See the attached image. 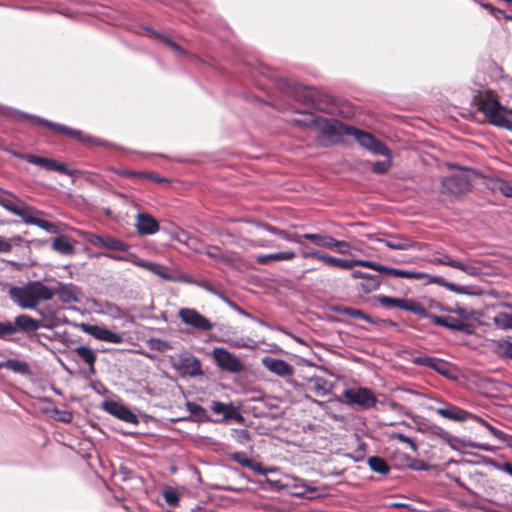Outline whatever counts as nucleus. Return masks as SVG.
Masks as SVG:
<instances>
[{
  "instance_id": "c9c22d12",
  "label": "nucleus",
  "mask_w": 512,
  "mask_h": 512,
  "mask_svg": "<svg viewBox=\"0 0 512 512\" xmlns=\"http://www.w3.org/2000/svg\"><path fill=\"white\" fill-rule=\"evenodd\" d=\"M144 29L148 32L150 37L159 39L162 43L171 48L175 53L179 55L187 54V52L183 48H181L176 42H174L166 35L159 33L150 27H145Z\"/></svg>"
},
{
  "instance_id": "cd10ccee",
  "label": "nucleus",
  "mask_w": 512,
  "mask_h": 512,
  "mask_svg": "<svg viewBox=\"0 0 512 512\" xmlns=\"http://www.w3.org/2000/svg\"><path fill=\"white\" fill-rule=\"evenodd\" d=\"M29 283L34 301H37V304L39 303L40 300L48 301L53 298L55 291H52L48 286L44 285L41 281H32Z\"/></svg>"
},
{
  "instance_id": "c756f323",
  "label": "nucleus",
  "mask_w": 512,
  "mask_h": 512,
  "mask_svg": "<svg viewBox=\"0 0 512 512\" xmlns=\"http://www.w3.org/2000/svg\"><path fill=\"white\" fill-rule=\"evenodd\" d=\"M296 257V253L291 250L281 251L271 254H262L256 257V262L261 265H266L272 261H290Z\"/></svg>"
},
{
  "instance_id": "a19ab883",
  "label": "nucleus",
  "mask_w": 512,
  "mask_h": 512,
  "mask_svg": "<svg viewBox=\"0 0 512 512\" xmlns=\"http://www.w3.org/2000/svg\"><path fill=\"white\" fill-rule=\"evenodd\" d=\"M370 469L376 473L386 475L390 471L388 463L379 456H371L368 459Z\"/></svg>"
},
{
  "instance_id": "f03ea898",
  "label": "nucleus",
  "mask_w": 512,
  "mask_h": 512,
  "mask_svg": "<svg viewBox=\"0 0 512 512\" xmlns=\"http://www.w3.org/2000/svg\"><path fill=\"white\" fill-rule=\"evenodd\" d=\"M337 131L332 140V144L343 142V136H352L357 143L367 151L375 155H381L385 158H391L392 152L387 145L378 140L372 133L358 129L354 126L338 122Z\"/></svg>"
},
{
  "instance_id": "0eeeda50",
  "label": "nucleus",
  "mask_w": 512,
  "mask_h": 512,
  "mask_svg": "<svg viewBox=\"0 0 512 512\" xmlns=\"http://www.w3.org/2000/svg\"><path fill=\"white\" fill-rule=\"evenodd\" d=\"M212 356L216 365L223 371L236 374L242 372L245 368L243 362L225 348H214Z\"/></svg>"
},
{
  "instance_id": "5fc2aeb1",
  "label": "nucleus",
  "mask_w": 512,
  "mask_h": 512,
  "mask_svg": "<svg viewBox=\"0 0 512 512\" xmlns=\"http://www.w3.org/2000/svg\"><path fill=\"white\" fill-rule=\"evenodd\" d=\"M391 165H392V157L386 158V160H384V161L374 162L372 164L371 170L375 174H383L386 171H388V169L391 167Z\"/></svg>"
},
{
  "instance_id": "4468645a",
  "label": "nucleus",
  "mask_w": 512,
  "mask_h": 512,
  "mask_svg": "<svg viewBox=\"0 0 512 512\" xmlns=\"http://www.w3.org/2000/svg\"><path fill=\"white\" fill-rule=\"evenodd\" d=\"M211 411L222 417L219 419H212L214 423H221L224 421L234 420L239 424H242L245 420L239 409L233 405V403H223L221 401H212Z\"/></svg>"
},
{
  "instance_id": "0e129e2a",
  "label": "nucleus",
  "mask_w": 512,
  "mask_h": 512,
  "mask_svg": "<svg viewBox=\"0 0 512 512\" xmlns=\"http://www.w3.org/2000/svg\"><path fill=\"white\" fill-rule=\"evenodd\" d=\"M301 246V256L306 259H316L319 260L321 253L317 250L310 249L305 243Z\"/></svg>"
},
{
  "instance_id": "e433bc0d",
  "label": "nucleus",
  "mask_w": 512,
  "mask_h": 512,
  "mask_svg": "<svg viewBox=\"0 0 512 512\" xmlns=\"http://www.w3.org/2000/svg\"><path fill=\"white\" fill-rule=\"evenodd\" d=\"M186 409L191 413L197 422H212V418L208 415L206 409L195 402H186Z\"/></svg>"
},
{
  "instance_id": "b1692460",
  "label": "nucleus",
  "mask_w": 512,
  "mask_h": 512,
  "mask_svg": "<svg viewBox=\"0 0 512 512\" xmlns=\"http://www.w3.org/2000/svg\"><path fill=\"white\" fill-rule=\"evenodd\" d=\"M353 278H360L359 288L364 293H370L379 288L381 284V279L378 275L363 273L361 271H354L352 273Z\"/></svg>"
},
{
  "instance_id": "69168bd1",
  "label": "nucleus",
  "mask_w": 512,
  "mask_h": 512,
  "mask_svg": "<svg viewBox=\"0 0 512 512\" xmlns=\"http://www.w3.org/2000/svg\"><path fill=\"white\" fill-rule=\"evenodd\" d=\"M223 300L233 309L235 310L238 314L246 317V318H249V319H252L253 318V315L249 312H247L246 310L242 309L238 304H236L235 302L231 301L230 299L226 298V297H222Z\"/></svg>"
},
{
  "instance_id": "3c124183",
  "label": "nucleus",
  "mask_w": 512,
  "mask_h": 512,
  "mask_svg": "<svg viewBox=\"0 0 512 512\" xmlns=\"http://www.w3.org/2000/svg\"><path fill=\"white\" fill-rule=\"evenodd\" d=\"M230 346L236 349L248 348V349H256L258 347L257 341L253 340L250 337H242L236 340L230 341Z\"/></svg>"
},
{
  "instance_id": "338daca9",
  "label": "nucleus",
  "mask_w": 512,
  "mask_h": 512,
  "mask_svg": "<svg viewBox=\"0 0 512 512\" xmlns=\"http://www.w3.org/2000/svg\"><path fill=\"white\" fill-rule=\"evenodd\" d=\"M257 226L273 235H277L279 236V233H281V230L282 229H279L271 224H268V223H264V222H259L257 223Z\"/></svg>"
},
{
  "instance_id": "1a4fd4ad",
  "label": "nucleus",
  "mask_w": 512,
  "mask_h": 512,
  "mask_svg": "<svg viewBox=\"0 0 512 512\" xmlns=\"http://www.w3.org/2000/svg\"><path fill=\"white\" fill-rule=\"evenodd\" d=\"M83 238L94 247H103L112 251L127 252L130 245L110 235H98L92 232H84Z\"/></svg>"
},
{
  "instance_id": "ea45409f",
  "label": "nucleus",
  "mask_w": 512,
  "mask_h": 512,
  "mask_svg": "<svg viewBox=\"0 0 512 512\" xmlns=\"http://www.w3.org/2000/svg\"><path fill=\"white\" fill-rule=\"evenodd\" d=\"M145 269L159 276L161 279L174 280V277L170 274L168 267L162 264L148 261Z\"/></svg>"
},
{
  "instance_id": "bb28decb",
  "label": "nucleus",
  "mask_w": 512,
  "mask_h": 512,
  "mask_svg": "<svg viewBox=\"0 0 512 512\" xmlns=\"http://www.w3.org/2000/svg\"><path fill=\"white\" fill-rule=\"evenodd\" d=\"M18 204L23 202L12 192L0 187V206L10 213H19Z\"/></svg>"
},
{
  "instance_id": "9d476101",
  "label": "nucleus",
  "mask_w": 512,
  "mask_h": 512,
  "mask_svg": "<svg viewBox=\"0 0 512 512\" xmlns=\"http://www.w3.org/2000/svg\"><path fill=\"white\" fill-rule=\"evenodd\" d=\"M178 315L185 325L198 331L207 332L214 328V323L194 308H181Z\"/></svg>"
},
{
  "instance_id": "a878e982",
  "label": "nucleus",
  "mask_w": 512,
  "mask_h": 512,
  "mask_svg": "<svg viewBox=\"0 0 512 512\" xmlns=\"http://www.w3.org/2000/svg\"><path fill=\"white\" fill-rule=\"evenodd\" d=\"M54 295H57L63 303H74L79 301L78 291L74 284L59 283L55 289Z\"/></svg>"
},
{
  "instance_id": "bf43d9fd",
  "label": "nucleus",
  "mask_w": 512,
  "mask_h": 512,
  "mask_svg": "<svg viewBox=\"0 0 512 512\" xmlns=\"http://www.w3.org/2000/svg\"><path fill=\"white\" fill-rule=\"evenodd\" d=\"M15 334V328L10 321L0 322V339H8L11 335Z\"/></svg>"
},
{
  "instance_id": "ddd939ff",
  "label": "nucleus",
  "mask_w": 512,
  "mask_h": 512,
  "mask_svg": "<svg viewBox=\"0 0 512 512\" xmlns=\"http://www.w3.org/2000/svg\"><path fill=\"white\" fill-rule=\"evenodd\" d=\"M102 409L110 415L129 424L137 425L139 423L138 416L126 405L114 401L106 400L102 403Z\"/></svg>"
},
{
  "instance_id": "dca6fc26",
  "label": "nucleus",
  "mask_w": 512,
  "mask_h": 512,
  "mask_svg": "<svg viewBox=\"0 0 512 512\" xmlns=\"http://www.w3.org/2000/svg\"><path fill=\"white\" fill-rule=\"evenodd\" d=\"M470 186L469 177L464 174L450 175L445 177L442 181V191L454 196L467 192Z\"/></svg>"
},
{
  "instance_id": "e2e57ef3",
  "label": "nucleus",
  "mask_w": 512,
  "mask_h": 512,
  "mask_svg": "<svg viewBox=\"0 0 512 512\" xmlns=\"http://www.w3.org/2000/svg\"><path fill=\"white\" fill-rule=\"evenodd\" d=\"M332 249H336V251L340 254H347L351 249V245L347 241L337 240L333 237L330 250Z\"/></svg>"
},
{
  "instance_id": "603ef678",
  "label": "nucleus",
  "mask_w": 512,
  "mask_h": 512,
  "mask_svg": "<svg viewBox=\"0 0 512 512\" xmlns=\"http://www.w3.org/2000/svg\"><path fill=\"white\" fill-rule=\"evenodd\" d=\"M21 236H15L13 238H5L3 236H0V252L1 253H8L12 250L13 244H19L22 242Z\"/></svg>"
},
{
  "instance_id": "49530a36",
  "label": "nucleus",
  "mask_w": 512,
  "mask_h": 512,
  "mask_svg": "<svg viewBox=\"0 0 512 512\" xmlns=\"http://www.w3.org/2000/svg\"><path fill=\"white\" fill-rule=\"evenodd\" d=\"M455 264V269L461 270L469 276H478L481 274V268L472 261L464 263L457 260Z\"/></svg>"
},
{
  "instance_id": "2f4dec72",
  "label": "nucleus",
  "mask_w": 512,
  "mask_h": 512,
  "mask_svg": "<svg viewBox=\"0 0 512 512\" xmlns=\"http://www.w3.org/2000/svg\"><path fill=\"white\" fill-rule=\"evenodd\" d=\"M52 249L61 255L70 256L75 253L73 243L67 236L60 235L53 239Z\"/></svg>"
},
{
  "instance_id": "680f3d73",
  "label": "nucleus",
  "mask_w": 512,
  "mask_h": 512,
  "mask_svg": "<svg viewBox=\"0 0 512 512\" xmlns=\"http://www.w3.org/2000/svg\"><path fill=\"white\" fill-rule=\"evenodd\" d=\"M279 237L288 242L297 243L298 245H304V237L296 233H289L286 230H281V233H279Z\"/></svg>"
},
{
  "instance_id": "aec40b11",
  "label": "nucleus",
  "mask_w": 512,
  "mask_h": 512,
  "mask_svg": "<svg viewBox=\"0 0 512 512\" xmlns=\"http://www.w3.org/2000/svg\"><path fill=\"white\" fill-rule=\"evenodd\" d=\"M177 369L183 375L191 377L203 374L201 361L192 354H186L180 357Z\"/></svg>"
},
{
  "instance_id": "6e6552de",
  "label": "nucleus",
  "mask_w": 512,
  "mask_h": 512,
  "mask_svg": "<svg viewBox=\"0 0 512 512\" xmlns=\"http://www.w3.org/2000/svg\"><path fill=\"white\" fill-rule=\"evenodd\" d=\"M376 299L378 303L386 309L399 308L411 312L417 316L426 315V308L413 300H408L405 298H394L386 295H379Z\"/></svg>"
},
{
  "instance_id": "39448f33",
  "label": "nucleus",
  "mask_w": 512,
  "mask_h": 512,
  "mask_svg": "<svg viewBox=\"0 0 512 512\" xmlns=\"http://www.w3.org/2000/svg\"><path fill=\"white\" fill-rule=\"evenodd\" d=\"M435 412L440 415L441 417L454 421V422H466L469 420H474L481 425L488 428L490 431L494 432L496 429L491 426L487 421H485L483 418L474 415L468 411H465L453 404L445 403L443 407H439L435 409Z\"/></svg>"
},
{
  "instance_id": "f257e3e1",
  "label": "nucleus",
  "mask_w": 512,
  "mask_h": 512,
  "mask_svg": "<svg viewBox=\"0 0 512 512\" xmlns=\"http://www.w3.org/2000/svg\"><path fill=\"white\" fill-rule=\"evenodd\" d=\"M0 115L5 116L7 118H10L12 120L21 121L23 119H27L31 122L34 126H45L49 129H51L53 132L57 134L66 135L72 138L79 139L81 141L91 142L94 145L97 146H111V144H108L107 142H104L103 140L99 138H93V137H83L81 130L73 129L68 126H65L63 124H58L52 121H49L45 118L28 114L7 106L0 105Z\"/></svg>"
},
{
  "instance_id": "a18cd8bd",
  "label": "nucleus",
  "mask_w": 512,
  "mask_h": 512,
  "mask_svg": "<svg viewBox=\"0 0 512 512\" xmlns=\"http://www.w3.org/2000/svg\"><path fill=\"white\" fill-rule=\"evenodd\" d=\"M491 189L500 192L505 197H512V185L510 182L503 179H495L491 183Z\"/></svg>"
},
{
  "instance_id": "58836bf2",
  "label": "nucleus",
  "mask_w": 512,
  "mask_h": 512,
  "mask_svg": "<svg viewBox=\"0 0 512 512\" xmlns=\"http://www.w3.org/2000/svg\"><path fill=\"white\" fill-rule=\"evenodd\" d=\"M302 237H304L305 240L312 242L314 245L318 247L331 249L333 237L330 235L319 233H305L302 235Z\"/></svg>"
},
{
  "instance_id": "6e6d98bb",
  "label": "nucleus",
  "mask_w": 512,
  "mask_h": 512,
  "mask_svg": "<svg viewBox=\"0 0 512 512\" xmlns=\"http://www.w3.org/2000/svg\"><path fill=\"white\" fill-rule=\"evenodd\" d=\"M185 282L187 283H190V284H194L212 294H215V295H220L216 289L213 287V285L211 283H209L208 281L206 280H195V279H191V278H188V279H185L184 280Z\"/></svg>"
},
{
  "instance_id": "13d9d810",
  "label": "nucleus",
  "mask_w": 512,
  "mask_h": 512,
  "mask_svg": "<svg viewBox=\"0 0 512 512\" xmlns=\"http://www.w3.org/2000/svg\"><path fill=\"white\" fill-rule=\"evenodd\" d=\"M230 459L234 462L238 463L243 467H248L251 465V459L247 457L245 452H234L229 455Z\"/></svg>"
},
{
  "instance_id": "8fccbe9b",
  "label": "nucleus",
  "mask_w": 512,
  "mask_h": 512,
  "mask_svg": "<svg viewBox=\"0 0 512 512\" xmlns=\"http://www.w3.org/2000/svg\"><path fill=\"white\" fill-rule=\"evenodd\" d=\"M493 320L495 325L499 328L505 330L512 329V313L499 312L494 316Z\"/></svg>"
},
{
  "instance_id": "9b49d317",
  "label": "nucleus",
  "mask_w": 512,
  "mask_h": 512,
  "mask_svg": "<svg viewBox=\"0 0 512 512\" xmlns=\"http://www.w3.org/2000/svg\"><path fill=\"white\" fill-rule=\"evenodd\" d=\"M78 328L82 332L94 337L99 341H104L112 344H121L124 341L123 334L113 332L103 326L88 323H80L78 324Z\"/></svg>"
},
{
  "instance_id": "393cba45",
  "label": "nucleus",
  "mask_w": 512,
  "mask_h": 512,
  "mask_svg": "<svg viewBox=\"0 0 512 512\" xmlns=\"http://www.w3.org/2000/svg\"><path fill=\"white\" fill-rule=\"evenodd\" d=\"M12 323L13 327L15 328V333H31L38 330L42 326L41 321L36 320L26 314L16 316L14 322Z\"/></svg>"
},
{
  "instance_id": "7ed1b4c3",
  "label": "nucleus",
  "mask_w": 512,
  "mask_h": 512,
  "mask_svg": "<svg viewBox=\"0 0 512 512\" xmlns=\"http://www.w3.org/2000/svg\"><path fill=\"white\" fill-rule=\"evenodd\" d=\"M291 121L297 125L319 131L321 136L330 143H332L335 134L338 133L337 127H339V120L316 116L311 112H296Z\"/></svg>"
},
{
  "instance_id": "052dcab7",
  "label": "nucleus",
  "mask_w": 512,
  "mask_h": 512,
  "mask_svg": "<svg viewBox=\"0 0 512 512\" xmlns=\"http://www.w3.org/2000/svg\"><path fill=\"white\" fill-rule=\"evenodd\" d=\"M163 497L166 503L172 507L177 506L180 500L178 493L172 488L164 490Z\"/></svg>"
},
{
  "instance_id": "79ce46f5",
  "label": "nucleus",
  "mask_w": 512,
  "mask_h": 512,
  "mask_svg": "<svg viewBox=\"0 0 512 512\" xmlns=\"http://www.w3.org/2000/svg\"><path fill=\"white\" fill-rule=\"evenodd\" d=\"M102 314L108 315L112 319H121L124 316V311L120 306L115 303L105 301L101 303V311Z\"/></svg>"
},
{
  "instance_id": "f8f14e48",
  "label": "nucleus",
  "mask_w": 512,
  "mask_h": 512,
  "mask_svg": "<svg viewBox=\"0 0 512 512\" xmlns=\"http://www.w3.org/2000/svg\"><path fill=\"white\" fill-rule=\"evenodd\" d=\"M502 109V105L495 99L484 100L480 106V110L491 124L511 129L510 121L501 113Z\"/></svg>"
},
{
  "instance_id": "c03bdc74",
  "label": "nucleus",
  "mask_w": 512,
  "mask_h": 512,
  "mask_svg": "<svg viewBox=\"0 0 512 512\" xmlns=\"http://www.w3.org/2000/svg\"><path fill=\"white\" fill-rule=\"evenodd\" d=\"M310 390L319 396H325L328 393L327 381L322 377H313L309 379Z\"/></svg>"
},
{
  "instance_id": "4d7b16f0",
  "label": "nucleus",
  "mask_w": 512,
  "mask_h": 512,
  "mask_svg": "<svg viewBox=\"0 0 512 512\" xmlns=\"http://www.w3.org/2000/svg\"><path fill=\"white\" fill-rule=\"evenodd\" d=\"M357 265L371 268L375 271L382 272V273H383V269H384V265L378 264L376 262H372V261H368V260H356V259L352 260V268H354Z\"/></svg>"
},
{
  "instance_id": "c85d7f7f",
  "label": "nucleus",
  "mask_w": 512,
  "mask_h": 512,
  "mask_svg": "<svg viewBox=\"0 0 512 512\" xmlns=\"http://www.w3.org/2000/svg\"><path fill=\"white\" fill-rule=\"evenodd\" d=\"M4 368L23 376L31 374L29 364L26 361L19 359H7L5 361H0V369Z\"/></svg>"
},
{
  "instance_id": "6ab92c4d",
  "label": "nucleus",
  "mask_w": 512,
  "mask_h": 512,
  "mask_svg": "<svg viewBox=\"0 0 512 512\" xmlns=\"http://www.w3.org/2000/svg\"><path fill=\"white\" fill-rule=\"evenodd\" d=\"M421 318L429 319L431 323L442 326L445 328H448L451 331H460V332H466L468 331V324H466L464 321L452 317V316H438L435 314H431L426 309V315L420 316Z\"/></svg>"
},
{
  "instance_id": "de8ad7c7",
  "label": "nucleus",
  "mask_w": 512,
  "mask_h": 512,
  "mask_svg": "<svg viewBox=\"0 0 512 512\" xmlns=\"http://www.w3.org/2000/svg\"><path fill=\"white\" fill-rule=\"evenodd\" d=\"M341 314L350 318H358L364 320L367 323H374V320L370 315L356 308L345 307L341 310Z\"/></svg>"
},
{
  "instance_id": "f704fd0d",
  "label": "nucleus",
  "mask_w": 512,
  "mask_h": 512,
  "mask_svg": "<svg viewBox=\"0 0 512 512\" xmlns=\"http://www.w3.org/2000/svg\"><path fill=\"white\" fill-rule=\"evenodd\" d=\"M100 255L105 256L111 260L119 261V262H129L138 267L144 268L146 267L147 260L139 258L135 253H128L127 255H119L115 253H101Z\"/></svg>"
},
{
  "instance_id": "09e8293b",
  "label": "nucleus",
  "mask_w": 512,
  "mask_h": 512,
  "mask_svg": "<svg viewBox=\"0 0 512 512\" xmlns=\"http://www.w3.org/2000/svg\"><path fill=\"white\" fill-rule=\"evenodd\" d=\"M173 239L177 240L179 243L185 244L196 252H200V249L196 247L198 240L195 237H191L187 232L183 230L175 234Z\"/></svg>"
},
{
  "instance_id": "72a5a7b5",
  "label": "nucleus",
  "mask_w": 512,
  "mask_h": 512,
  "mask_svg": "<svg viewBox=\"0 0 512 512\" xmlns=\"http://www.w3.org/2000/svg\"><path fill=\"white\" fill-rule=\"evenodd\" d=\"M383 273H385L389 276H392V277H400V278L416 279V280H421L426 276V274L424 272L412 271V270H402V269L388 267L385 265H384Z\"/></svg>"
},
{
  "instance_id": "4be33fe9",
  "label": "nucleus",
  "mask_w": 512,
  "mask_h": 512,
  "mask_svg": "<svg viewBox=\"0 0 512 512\" xmlns=\"http://www.w3.org/2000/svg\"><path fill=\"white\" fill-rule=\"evenodd\" d=\"M369 239L383 243L391 250H409L414 246V242L412 240L399 234L390 235L389 239L373 238L372 236H369Z\"/></svg>"
},
{
  "instance_id": "473e14b6",
  "label": "nucleus",
  "mask_w": 512,
  "mask_h": 512,
  "mask_svg": "<svg viewBox=\"0 0 512 512\" xmlns=\"http://www.w3.org/2000/svg\"><path fill=\"white\" fill-rule=\"evenodd\" d=\"M76 355L89 366V369L92 373H95V362L97 356L95 352L89 346H78L73 350Z\"/></svg>"
},
{
  "instance_id": "37998d69",
  "label": "nucleus",
  "mask_w": 512,
  "mask_h": 512,
  "mask_svg": "<svg viewBox=\"0 0 512 512\" xmlns=\"http://www.w3.org/2000/svg\"><path fill=\"white\" fill-rule=\"evenodd\" d=\"M433 282H435V283L439 284L440 286L445 287L447 290L455 292L457 294H461V295L470 294L467 287L457 285L453 282H448L443 277H435L433 279Z\"/></svg>"
},
{
  "instance_id": "7c9ffc66",
  "label": "nucleus",
  "mask_w": 512,
  "mask_h": 512,
  "mask_svg": "<svg viewBox=\"0 0 512 512\" xmlns=\"http://www.w3.org/2000/svg\"><path fill=\"white\" fill-rule=\"evenodd\" d=\"M199 253H204L209 258L223 264H230L232 262V257L216 245H206L203 249H200Z\"/></svg>"
},
{
  "instance_id": "a211bd4d",
  "label": "nucleus",
  "mask_w": 512,
  "mask_h": 512,
  "mask_svg": "<svg viewBox=\"0 0 512 512\" xmlns=\"http://www.w3.org/2000/svg\"><path fill=\"white\" fill-rule=\"evenodd\" d=\"M30 210H32V208L29 206L22 207V206L18 205L19 213H13V214L21 217L22 221L25 224H31V225L37 226L50 234L58 233L57 225H55L54 223L49 222L47 220L32 216L30 214Z\"/></svg>"
},
{
  "instance_id": "2eb2a0df",
  "label": "nucleus",
  "mask_w": 512,
  "mask_h": 512,
  "mask_svg": "<svg viewBox=\"0 0 512 512\" xmlns=\"http://www.w3.org/2000/svg\"><path fill=\"white\" fill-rule=\"evenodd\" d=\"M412 363L417 366L430 368L447 378L452 377L451 364L444 359L426 355H419L412 358Z\"/></svg>"
},
{
  "instance_id": "423d86ee",
  "label": "nucleus",
  "mask_w": 512,
  "mask_h": 512,
  "mask_svg": "<svg viewBox=\"0 0 512 512\" xmlns=\"http://www.w3.org/2000/svg\"><path fill=\"white\" fill-rule=\"evenodd\" d=\"M14 155L20 159L25 160L30 164L37 165L47 171H56L68 176H74L79 174L78 170L69 169L64 163H59L51 158L41 157L34 154L14 153Z\"/></svg>"
},
{
  "instance_id": "864d4df0",
  "label": "nucleus",
  "mask_w": 512,
  "mask_h": 512,
  "mask_svg": "<svg viewBox=\"0 0 512 512\" xmlns=\"http://www.w3.org/2000/svg\"><path fill=\"white\" fill-rule=\"evenodd\" d=\"M231 436L232 438L240 443L245 444L250 440V432L247 429H232L231 430Z\"/></svg>"
},
{
  "instance_id": "412c9836",
  "label": "nucleus",
  "mask_w": 512,
  "mask_h": 512,
  "mask_svg": "<svg viewBox=\"0 0 512 512\" xmlns=\"http://www.w3.org/2000/svg\"><path fill=\"white\" fill-rule=\"evenodd\" d=\"M136 220L137 232L140 235H154L160 229L158 221L148 213H138Z\"/></svg>"
},
{
  "instance_id": "f3484780",
  "label": "nucleus",
  "mask_w": 512,
  "mask_h": 512,
  "mask_svg": "<svg viewBox=\"0 0 512 512\" xmlns=\"http://www.w3.org/2000/svg\"><path fill=\"white\" fill-rule=\"evenodd\" d=\"M11 300L23 309H34L37 301H34L33 294L30 290V283L25 286H11L8 290Z\"/></svg>"
},
{
  "instance_id": "774afa93",
  "label": "nucleus",
  "mask_w": 512,
  "mask_h": 512,
  "mask_svg": "<svg viewBox=\"0 0 512 512\" xmlns=\"http://www.w3.org/2000/svg\"><path fill=\"white\" fill-rule=\"evenodd\" d=\"M247 468L251 469L256 474H259V475H267V472H268L267 469L263 468L261 463L253 461L252 459H251V465L248 466Z\"/></svg>"
},
{
  "instance_id": "20e7f679",
  "label": "nucleus",
  "mask_w": 512,
  "mask_h": 512,
  "mask_svg": "<svg viewBox=\"0 0 512 512\" xmlns=\"http://www.w3.org/2000/svg\"><path fill=\"white\" fill-rule=\"evenodd\" d=\"M342 395L347 405L357 406L361 410H368L377 404L376 395L367 387L346 388Z\"/></svg>"
},
{
  "instance_id": "4c0bfd02",
  "label": "nucleus",
  "mask_w": 512,
  "mask_h": 512,
  "mask_svg": "<svg viewBox=\"0 0 512 512\" xmlns=\"http://www.w3.org/2000/svg\"><path fill=\"white\" fill-rule=\"evenodd\" d=\"M319 261H322L329 267H336L343 270L352 269V260L337 258L325 253H321Z\"/></svg>"
},
{
  "instance_id": "5701e85b",
  "label": "nucleus",
  "mask_w": 512,
  "mask_h": 512,
  "mask_svg": "<svg viewBox=\"0 0 512 512\" xmlns=\"http://www.w3.org/2000/svg\"><path fill=\"white\" fill-rule=\"evenodd\" d=\"M262 364L270 372L281 377L289 376L293 373V367L282 359L266 356L262 359Z\"/></svg>"
}]
</instances>
